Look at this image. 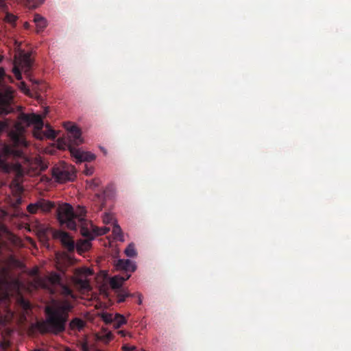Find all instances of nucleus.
I'll use <instances>...</instances> for the list:
<instances>
[{
	"label": "nucleus",
	"mask_w": 351,
	"mask_h": 351,
	"mask_svg": "<svg viewBox=\"0 0 351 351\" xmlns=\"http://www.w3.org/2000/svg\"><path fill=\"white\" fill-rule=\"evenodd\" d=\"M34 125V136L39 140L45 138L54 139L56 134L54 130L47 125V130L43 131L44 123L40 115L21 113L18 121L5 118L0 121V170L9 172L10 165L6 161L11 156L23 157L21 148L26 147L27 142L25 138V128Z\"/></svg>",
	"instance_id": "obj_1"
},
{
	"label": "nucleus",
	"mask_w": 351,
	"mask_h": 351,
	"mask_svg": "<svg viewBox=\"0 0 351 351\" xmlns=\"http://www.w3.org/2000/svg\"><path fill=\"white\" fill-rule=\"evenodd\" d=\"M73 308L69 300L54 301L45 308L46 318L36 324L41 333L58 335L64 332L69 319V313Z\"/></svg>",
	"instance_id": "obj_2"
},
{
	"label": "nucleus",
	"mask_w": 351,
	"mask_h": 351,
	"mask_svg": "<svg viewBox=\"0 0 351 351\" xmlns=\"http://www.w3.org/2000/svg\"><path fill=\"white\" fill-rule=\"evenodd\" d=\"M65 128L67 130L66 136L62 139L58 140V147L60 149L68 148L76 163L90 162L95 160V154L75 148L76 146L83 143L81 130L75 125H72L70 123L66 124Z\"/></svg>",
	"instance_id": "obj_3"
},
{
	"label": "nucleus",
	"mask_w": 351,
	"mask_h": 351,
	"mask_svg": "<svg viewBox=\"0 0 351 351\" xmlns=\"http://www.w3.org/2000/svg\"><path fill=\"white\" fill-rule=\"evenodd\" d=\"M86 210L79 206L75 212L73 206L64 203L56 208V217L61 226H65L68 229L75 230L77 228V221L82 226L86 223Z\"/></svg>",
	"instance_id": "obj_4"
},
{
	"label": "nucleus",
	"mask_w": 351,
	"mask_h": 351,
	"mask_svg": "<svg viewBox=\"0 0 351 351\" xmlns=\"http://www.w3.org/2000/svg\"><path fill=\"white\" fill-rule=\"evenodd\" d=\"M33 64L31 55L29 53H23L20 55L18 60L14 62V66L12 69V72L18 80L22 79L21 71L29 78V80L35 84H37L36 80H32L29 76V72Z\"/></svg>",
	"instance_id": "obj_5"
},
{
	"label": "nucleus",
	"mask_w": 351,
	"mask_h": 351,
	"mask_svg": "<svg viewBox=\"0 0 351 351\" xmlns=\"http://www.w3.org/2000/svg\"><path fill=\"white\" fill-rule=\"evenodd\" d=\"M76 171L73 166L63 165L62 167H54L52 171V176L57 182L63 183L67 181H73L76 177Z\"/></svg>",
	"instance_id": "obj_6"
},
{
	"label": "nucleus",
	"mask_w": 351,
	"mask_h": 351,
	"mask_svg": "<svg viewBox=\"0 0 351 351\" xmlns=\"http://www.w3.org/2000/svg\"><path fill=\"white\" fill-rule=\"evenodd\" d=\"M12 99L11 93L0 92V115H7L14 112Z\"/></svg>",
	"instance_id": "obj_7"
},
{
	"label": "nucleus",
	"mask_w": 351,
	"mask_h": 351,
	"mask_svg": "<svg viewBox=\"0 0 351 351\" xmlns=\"http://www.w3.org/2000/svg\"><path fill=\"white\" fill-rule=\"evenodd\" d=\"M54 207L55 204L53 202L40 199L34 204H29L27 210L31 214L36 213L38 210H40L43 213H49Z\"/></svg>",
	"instance_id": "obj_8"
},
{
	"label": "nucleus",
	"mask_w": 351,
	"mask_h": 351,
	"mask_svg": "<svg viewBox=\"0 0 351 351\" xmlns=\"http://www.w3.org/2000/svg\"><path fill=\"white\" fill-rule=\"evenodd\" d=\"M53 237L54 239H59L61 241L62 245L69 251L71 252L74 250V241L67 232L62 230H53Z\"/></svg>",
	"instance_id": "obj_9"
},
{
	"label": "nucleus",
	"mask_w": 351,
	"mask_h": 351,
	"mask_svg": "<svg viewBox=\"0 0 351 351\" xmlns=\"http://www.w3.org/2000/svg\"><path fill=\"white\" fill-rule=\"evenodd\" d=\"M115 267L117 270H122L128 274V272H133L136 269V265L134 263L129 259H119Z\"/></svg>",
	"instance_id": "obj_10"
},
{
	"label": "nucleus",
	"mask_w": 351,
	"mask_h": 351,
	"mask_svg": "<svg viewBox=\"0 0 351 351\" xmlns=\"http://www.w3.org/2000/svg\"><path fill=\"white\" fill-rule=\"evenodd\" d=\"M130 274H124L123 276H114L110 280V285L112 289H119L125 281L130 278Z\"/></svg>",
	"instance_id": "obj_11"
},
{
	"label": "nucleus",
	"mask_w": 351,
	"mask_h": 351,
	"mask_svg": "<svg viewBox=\"0 0 351 351\" xmlns=\"http://www.w3.org/2000/svg\"><path fill=\"white\" fill-rule=\"evenodd\" d=\"M85 322L79 317H75L69 322V328L71 330L80 331L85 326Z\"/></svg>",
	"instance_id": "obj_12"
},
{
	"label": "nucleus",
	"mask_w": 351,
	"mask_h": 351,
	"mask_svg": "<svg viewBox=\"0 0 351 351\" xmlns=\"http://www.w3.org/2000/svg\"><path fill=\"white\" fill-rule=\"evenodd\" d=\"M34 22L36 24L37 32L43 31L47 25L46 20L45 18L42 17L39 14L34 15Z\"/></svg>",
	"instance_id": "obj_13"
},
{
	"label": "nucleus",
	"mask_w": 351,
	"mask_h": 351,
	"mask_svg": "<svg viewBox=\"0 0 351 351\" xmlns=\"http://www.w3.org/2000/svg\"><path fill=\"white\" fill-rule=\"evenodd\" d=\"M135 294L130 293L128 289H123L117 291V302L121 303L125 301V299L129 297H134Z\"/></svg>",
	"instance_id": "obj_14"
},
{
	"label": "nucleus",
	"mask_w": 351,
	"mask_h": 351,
	"mask_svg": "<svg viewBox=\"0 0 351 351\" xmlns=\"http://www.w3.org/2000/svg\"><path fill=\"white\" fill-rule=\"evenodd\" d=\"M10 278V269L6 267L0 266V284L7 282Z\"/></svg>",
	"instance_id": "obj_15"
},
{
	"label": "nucleus",
	"mask_w": 351,
	"mask_h": 351,
	"mask_svg": "<svg viewBox=\"0 0 351 351\" xmlns=\"http://www.w3.org/2000/svg\"><path fill=\"white\" fill-rule=\"evenodd\" d=\"M25 6L31 9H34L39 6L43 0H20Z\"/></svg>",
	"instance_id": "obj_16"
},
{
	"label": "nucleus",
	"mask_w": 351,
	"mask_h": 351,
	"mask_svg": "<svg viewBox=\"0 0 351 351\" xmlns=\"http://www.w3.org/2000/svg\"><path fill=\"white\" fill-rule=\"evenodd\" d=\"M112 233L114 236V238L117 240H119L121 241H123V235L122 234L121 228V227L117 224H114L112 228Z\"/></svg>",
	"instance_id": "obj_17"
},
{
	"label": "nucleus",
	"mask_w": 351,
	"mask_h": 351,
	"mask_svg": "<svg viewBox=\"0 0 351 351\" xmlns=\"http://www.w3.org/2000/svg\"><path fill=\"white\" fill-rule=\"evenodd\" d=\"M49 281L53 285L60 286L62 284V278L60 274L57 273H52L49 276Z\"/></svg>",
	"instance_id": "obj_18"
},
{
	"label": "nucleus",
	"mask_w": 351,
	"mask_h": 351,
	"mask_svg": "<svg viewBox=\"0 0 351 351\" xmlns=\"http://www.w3.org/2000/svg\"><path fill=\"white\" fill-rule=\"evenodd\" d=\"M114 326L116 328L121 327L123 324L126 323L125 317L120 314H116L114 316Z\"/></svg>",
	"instance_id": "obj_19"
},
{
	"label": "nucleus",
	"mask_w": 351,
	"mask_h": 351,
	"mask_svg": "<svg viewBox=\"0 0 351 351\" xmlns=\"http://www.w3.org/2000/svg\"><path fill=\"white\" fill-rule=\"evenodd\" d=\"M125 255L128 257L133 258L136 256V252L134 243H130L124 251Z\"/></svg>",
	"instance_id": "obj_20"
},
{
	"label": "nucleus",
	"mask_w": 351,
	"mask_h": 351,
	"mask_svg": "<svg viewBox=\"0 0 351 351\" xmlns=\"http://www.w3.org/2000/svg\"><path fill=\"white\" fill-rule=\"evenodd\" d=\"M61 287V293L64 296H71L73 297V292L71 288L63 283L60 285Z\"/></svg>",
	"instance_id": "obj_21"
},
{
	"label": "nucleus",
	"mask_w": 351,
	"mask_h": 351,
	"mask_svg": "<svg viewBox=\"0 0 351 351\" xmlns=\"http://www.w3.org/2000/svg\"><path fill=\"white\" fill-rule=\"evenodd\" d=\"M102 319L106 323H112L114 322V316L109 313H103L101 315Z\"/></svg>",
	"instance_id": "obj_22"
},
{
	"label": "nucleus",
	"mask_w": 351,
	"mask_h": 351,
	"mask_svg": "<svg viewBox=\"0 0 351 351\" xmlns=\"http://www.w3.org/2000/svg\"><path fill=\"white\" fill-rule=\"evenodd\" d=\"M14 168L18 177H21L23 176L24 169L20 164L17 163L14 165Z\"/></svg>",
	"instance_id": "obj_23"
},
{
	"label": "nucleus",
	"mask_w": 351,
	"mask_h": 351,
	"mask_svg": "<svg viewBox=\"0 0 351 351\" xmlns=\"http://www.w3.org/2000/svg\"><path fill=\"white\" fill-rule=\"evenodd\" d=\"M77 284H78L80 287L84 289H88L90 287L89 282L87 280L80 279L77 281Z\"/></svg>",
	"instance_id": "obj_24"
},
{
	"label": "nucleus",
	"mask_w": 351,
	"mask_h": 351,
	"mask_svg": "<svg viewBox=\"0 0 351 351\" xmlns=\"http://www.w3.org/2000/svg\"><path fill=\"white\" fill-rule=\"evenodd\" d=\"M5 21L10 23H14L16 21V16L12 14L7 13L5 15Z\"/></svg>",
	"instance_id": "obj_25"
},
{
	"label": "nucleus",
	"mask_w": 351,
	"mask_h": 351,
	"mask_svg": "<svg viewBox=\"0 0 351 351\" xmlns=\"http://www.w3.org/2000/svg\"><path fill=\"white\" fill-rule=\"evenodd\" d=\"M20 89L25 94H29V89L27 88L25 82H21L19 84Z\"/></svg>",
	"instance_id": "obj_26"
},
{
	"label": "nucleus",
	"mask_w": 351,
	"mask_h": 351,
	"mask_svg": "<svg viewBox=\"0 0 351 351\" xmlns=\"http://www.w3.org/2000/svg\"><path fill=\"white\" fill-rule=\"evenodd\" d=\"M20 302H21V304L23 306V307L25 309V310H28L31 307V304L30 303L25 300V299L23 298H21L20 300Z\"/></svg>",
	"instance_id": "obj_27"
},
{
	"label": "nucleus",
	"mask_w": 351,
	"mask_h": 351,
	"mask_svg": "<svg viewBox=\"0 0 351 351\" xmlns=\"http://www.w3.org/2000/svg\"><path fill=\"white\" fill-rule=\"evenodd\" d=\"M112 334L111 332H108L101 339L105 343H108L112 339Z\"/></svg>",
	"instance_id": "obj_28"
},
{
	"label": "nucleus",
	"mask_w": 351,
	"mask_h": 351,
	"mask_svg": "<svg viewBox=\"0 0 351 351\" xmlns=\"http://www.w3.org/2000/svg\"><path fill=\"white\" fill-rule=\"evenodd\" d=\"M82 234H83V236H84L86 237H88L90 239H93L91 234L90 233V232L88 231V229H85L84 228H82Z\"/></svg>",
	"instance_id": "obj_29"
},
{
	"label": "nucleus",
	"mask_w": 351,
	"mask_h": 351,
	"mask_svg": "<svg viewBox=\"0 0 351 351\" xmlns=\"http://www.w3.org/2000/svg\"><path fill=\"white\" fill-rule=\"evenodd\" d=\"M84 173L86 176H90L93 173V168H88L86 165L85 166V169L83 171Z\"/></svg>",
	"instance_id": "obj_30"
},
{
	"label": "nucleus",
	"mask_w": 351,
	"mask_h": 351,
	"mask_svg": "<svg viewBox=\"0 0 351 351\" xmlns=\"http://www.w3.org/2000/svg\"><path fill=\"white\" fill-rule=\"evenodd\" d=\"M100 180L99 179H95L91 182L90 184V187H97L99 185Z\"/></svg>",
	"instance_id": "obj_31"
},
{
	"label": "nucleus",
	"mask_w": 351,
	"mask_h": 351,
	"mask_svg": "<svg viewBox=\"0 0 351 351\" xmlns=\"http://www.w3.org/2000/svg\"><path fill=\"white\" fill-rule=\"evenodd\" d=\"M112 219V217L109 214H106L104 217V223H110Z\"/></svg>",
	"instance_id": "obj_32"
},
{
	"label": "nucleus",
	"mask_w": 351,
	"mask_h": 351,
	"mask_svg": "<svg viewBox=\"0 0 351 351\" xmlns=\"http://www.w3.org/2000/svg\"><path fill=\"white\" fill-rule=\"evenodd\" d=\"M109 230H110L109 228H105L101 230L99 232H98L97 234H100V235L106 234L107 232H108Z\"/></svg>",
	"instance_id": "obj_33"
},
{
	"label": "nucleus",
	"mask_w": 351,
	"mask_h": 351,
	"mask_svg": "<svg viewBox=\"0 0 351 351\" xmlns=\"http://www.w3.org/2000/svg\"><path fill=\"white\" fill-rule=\"evenodd\" d=\"M134 294H135V295H134V296L137 295V296H138V304L139 305H140V304H142V295H141V293H134Z\"/></svg>",
	"instance_id": "obj_34"
},
{
	"label": "nucleus",
	"mask_w": 351,
	"mask_h": 351,
	"mask_svg": "<svg viewBox=\"0 0 351 351\" xmlns=\"http://www.w3.org/2000/svg\"><path fill=\"white\" fill-rule=\"evenodd\" d=\"M119 334H120L122 337H125L128 335H129V333L125 330H119Z\"/></svg>",
	"instance_id": "obj_35"
},
{
	"label": "nucleus",
	"mask_w": 351,
	"mask_h": 351,
	"mask_svg": "<svg viewBox=\"0 0 351 351\" xmlns=\"http://www.w3.org/2000/svg\"><path fill=\"white\" fill-rule=\"evenodd\" d=\"M5 75V71L3 69L0 68V79H2Z\"/></svg>",
	"instance_id": "obj_36"
},
{
	"label": "nucleus",
	"mask_w": 351,
	"mask_h": 351,
	"mask_svg": "<svg viewBox=\"0 0 351 351\" xmlns=\"http://www.w3.org/2000/svg\"><path fill=\"white\" fill-rule=\"evenodd\" d=\"M5 5L4 0H0V8L3 9Z\"/></svg>",
	"instance_id": "obj_37"
},
{
	"label": "nucleus",
	"mask_w": 351,
	"mask_h": 351,
	"mask_svg": "<svg viewBox=\"0 0 351 351\" xmlns=\"http://www.w3.org/2000/svg\"><path fill=\"white\" fill-rule=\"evenodd\" d=\"M29 23H28L27 22H25V23H24V27H25V29H28V28H29Z\"/></svg>",
	"instance_id": "obj_38"
},
{
	"label": "nucleus",
	"mask_w": 351,
	"mask_h": 351,
	"mask_svg": "<svg viewBox=\"0 0 351 351\" xmlns=\"http://www.w3.org/2000/svg\"><path fill=\"white\" fill-rule=\"evenodd\" d=\"M10 260L13 262H17V261L14 257H11Z\"/></svg>",
	"instance_id": "obj_39"
},
{
	"label": "nucleus",
	"mask_w": 351,
	"mask_h": 351,
	"mask_svg": "<svg viewBox=\"0 0 351 351\" xmlns=\"http://www.w3.org/2000/svg\"><path fill=\"white\" fill-rule=\"evenodd\" d=\"M65 351H71L70 349H66Z\"/></svg>",
	"instance_id": "obj_40"
},
{
	"label": "nucleus",
	"mask_w": 351,
	"mask_h": 351,
	"mask_svg": "<svg viewBox=\"0 0 351 351\" xmlns=\"http://www.w3.org/2000/svg\"><path fill=\"white\" fill-rule=\"evenodd\" d=\"M34 351H41V350H34Z\"/></svg>",
	"instance_id": "obj_41"
}]
</instances>
